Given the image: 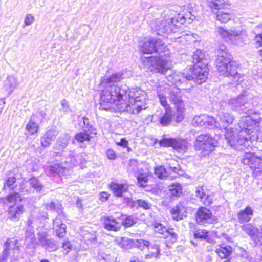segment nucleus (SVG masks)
<instances>
[{
  "label": "nucleus",
  "mask_w": 262,
  "mask_h": 262,
  "mask_svg": "<svg viewBox=\"0 0 262 262\" xmlns=\"http://www.w3.org/2000/svg\"><path fill=\"white\" fill-rule=\"evenodd\" d=\"M57 135V132L54 129H50L47 132V133L41 138V144L42 146L45 147L49 146L52 141L54 140Z\"/></svg>",
  "instance_id": "cd10ccee"
},
{
  "label": "nucleus",
  "mask_w": 262,
  "mask_h": 262,
  "mask_svg": "<svg viewBox=\"0 0 262 262\" xmlns=\"http://www.w3.org/2000/svg\"><path fill=\"white\" fill-rule=\"evenodd\" d=\"M18 85L17 78L13 75H9L4 81V88L8 92V95H10Z\"/></svg>",
  "instance_id": "a878e982"
},
{
  "label": "nucleus",
  "mask_w": 262,
  "mask_h": 262,
  "mask_svg": "<svg viewBox=\"0 0 262 262\" xmlns=\"http://www.w3.org/2000/svg\"><path fill=\"white\" fill-rule=\"evenodd\" d=\"M140 50L144 54L158 53L160 56H169L170 52L167 46L160 39L154 38L147 39L140 45Z\"/></svg>",
  "instance_id": "1a4fd4ad"
},
{
  "label": "nucleus",
  "mask_w": 262,
  "mask_h": 262,
  "mask_svg": "<svg viewBox=\"0 0 262 262\" xmlns=\"http://www.w3.org/2000/svg\"><path fill=\"white\" fill-rule=\"evenodd\" d=\"M120 216L122 217V218L121 219V225H123L125 227H130L133 225L134 220L132 217L128 216L124 217L122 215H120Z\"/></svg>",
  "instance_id": "bf43d9fd"
},
{
  "label": "nucleus",
  "mask_w": 262,
  "mask_h": 262,
  "mask_svg": "<svg viewBox=\"0 0 262 262\" xmlns=\"http://www.w3.org/2000/svg\"><path fill=\"white\" fill-rule=\"evenodd\" d=\"M134 245L138 249L143 250L146 248H148L150 246L149 242L142 238L136 239L134 242Z\"/></svg>",
  "instance_id": "09e8293b"
},
{
  "label": "nucleus",
  "mask_w": 262,
  "mask_h": 262,
  "mask_svg": "<svg viewBox=\"0 0 262 262\" xmlns=\"http://www.w3.org/2000/svg\"><path fill=\"white\" fill-rule=\"evenodd\" d=\"M19 193H22L23 194L25 192L14 191V192L9 194L6 197L0 198V203L3 206L6 205L9 208L11 206H16L18 202L21 201V199L19 195Z\"/></svg>",
  "instance_id": "aec40b11"
},
{
  "label": "nucleus",
  "mask_w": 262,
  "mask_h": 262,
  "mask_svg": "<svg viewBox=\"0 0 262 262\" xmlns=\"http://www.w3.org/2000/svg\"><path fill=\"white\" fill-rule=\"evenodd\" d=\"M17 242L18 241L14 238L8 239L4 244V249L3 252L6 251L8 256L11 250L19 251V247L17 245Z\"/></svg>",
  "instance_id": "4c0bfd02"
},
{
  "label": "nucleus",
  "mask_w": 262,
  "mask_h": 262,
  "mask_svg": "<svg viewBox=\"0 0 262 262\" xmlns=\"http://www.w3.org/2000/svg\"><path fill=\"white\" fill-rule=\"evenodd\" d=\"M241 227L242 230L248 234L254 242L256 237L255 234L256 233L258 234V229L253 225L250 223L244 224Z\"/></svg>",
  "instance_id": "e433bc0d"
},
{
  "label": "nucleus",
  "mask_w": 262,
  "mask_h": 262,
  "mask_svg": "<svg viewBox=\"0 0 262 262\" xmlns=\"http://www.w3.org/2000/svg\"><path fill=\"white\" fill-rule=\"evenodd\" d=\"M174 18L166 19H157L151 24V28L155 31H159L163 33H174L179 31V23L175 21Z\"/></svg>",
  "instance_id": "9d476101"
},
{
  "label": "nucleus",
  "mask_w": 262,
  "mask_h": 262,
  "mask_svg": "<svg viewBox=\"0 0 262 262\" xmlns=\"http://www.w3.org/2000/svg\"><path fill=\"white\" fill-rule=\"evenodd\" d=\"M117 258L114 255L101 253L98 256L99 262H116Z\"/></svg>",
  "instance_id": "3c124183"
},
{
  "label": "nucleus",
  "mask_w": 262,
  "mask_h": 262,
  "mask_svg": "<svg viewBox=\"0 0 262 262\" xmlns=\"http://www.w3.org/2000/svg\"><path fill=\"white\" fill-rule=\"evenodd\" d=\"M138 185L140 187H145L148 182V176L145 173H140L137 177Z\"/></svg>",
  "instance_id": "6e6d98bb"
},
{
  "label": "nucleus",
  "mask_w": 262,
  "mask_h": 262,
  "mask_svg": "<svg viewBox=\"0 0 262 262\" xmlns=\"http://www.w3.org/2000/svg\"><path fill=\"white\" fill-rule=\"evenodd\" d=\"M208 6L213 13L222 9H226L230 6L228 0H207Z\"/></svg>",
  "instance_id": "4be33fe9"
},
{
  "label": "nucleus",
  "mask_w": 262,
  "mask_h": 262,
  "mask_svg": "<svg viewBox=\"0 0 262 262\" xmlns=\"http://www.w3.org/2000/svg\"><path fill=\"white\" fill-rule=\"evenodd\" d=\"M253 215V210L247 206L243 210H241L237 215L238 221L240 223H245L249 222Z\"/></svg>",
  "instance_id": "473e14b6"
},
{
  "label": "nucleus",
  "mask_w": 262,
  "mask_h": 262,
  "mask_svg": "<svg viewBox=\"0 0 262 262\" xmlns=\"http://www.w3.org/2000/svg\"><path fill=\"white\" fill-rule=\"evenodd\" d=\"M123 95L116 102L111 111H126L131 114H138L145 108L146 93L139 88L122 90Z\"/></svg>",
  "instance_id": "7ed1b4c3"
},
{
  "label": "nucleus",
  "mask_w": 262,
  "mask_h": 262,
  "mask_svg": "<svg viewBox=\"0 0 262 262\" xmlns=\"http://www.w3.org/2000/svg\"><path fill=\"white\" fill-rule=\"evenodd\" d=\"M189 37H190V36L187 34H183L180 36L174 38V42L180 43H182L185 45L184 42L186 40V38H188Z\"/></svg>",
  "instance_id": "e2e57ef3"
},
{
  "label": "nucleus",
  "mask_w": 262,
  "mask_h": 262,
  "mask_svg": "<svg viewBox=\"0 0 262 262\" xmlns=\"http://www.w3.org/2000/svg\"><path fill=\"white\" fill-rule=\"evenodd\" d=\"M169 187L170 194L173 196H178L182 193V186L179 183H173Z\"/></svg>",
  "instance_id": "c03bdc74"
},
{
  "label": "nucleus",
  "mask_w": 262,
  "mask_h": 262,
  "mask_svg": "<svg viewBox=\"0 0 262 262\" xmlns=\"http://www.w3.org/2000/svg\"><path fill=\"white\" fill-rule=\"evenodd\" d=\"M60 207V205H59V206L56 208L54 203L52 202H50L49 203L47 204L46 205V208L49 210H55L57 211L59 209Z\"/></svg>",
  "instance_id": "774afa93"
},
{
  "label": "nucleus",
  "mask_w": 262,
  "mask_h": 262,
  "mask_svg": "<svg viewBox=\"0 0 262 262\" xmlns=\"http://www.w3.org/2000/svg\"><path fill=\"white\" fill-rule=\"evenodd\" d=\"M177 117H176V121L180 122L184 118V108H177Z\"/></svg>",
  "instance_id": "0e129e2a"
},
{
  "label": "nucleus",
  "mask_w": 262,
  "mask_h": 262,
  "mask_svg": "<svg viewBox=\"0 0 262 262\" xmlns=\"http://www.w3.org/2000/svg\"><path fill=\"white\" fill-rule=\"evenodd\" d=\"M215 252L221 258H226L231 254V247L229 246H220L218 248H216Z\"/></svg>",
  "instance_id": "ea45409f"
},
{
  "label": "nucleus",
  "mask_w": 262,
  "mask_h": 262,
  "mask_svg": "<svg viewBox=\"0 0 262 262\" xmlns=\"http://www.w3.org/2000/svg\"><path fill=\"white\" fill-rule=\"evenodd\" d=\"M186 213L185 208L182 204L178 205L171 210L172 218L177 221L182 220L184 217H186Z\"/></svg>",
  "instance_id": "c756f323"
},
{
  "label": "nucleus",
  "mask_w": 262,
  "mask_h": 262,
  "mask_svg": "<svg viewBox=\"0 0 262 262\" xmlns=\"http://www.w3.org/2000/svg\"><path fill=\"white\" fill-rule=\"evenodd\" d=\"M4 190L9 189L13 190L14 191H19L24 192V189L25 187H23L22 182L18 183L16 182V178L14 177H11L8 178L6 182L4 183L3 186Z\"/></svg>",
  "instance_id": "5701e85b"
},
{
  "label": "nucleus",
  "mask_w": 262,
  "mask_h": 262,
  "mask_svg": "<svg viewBox=\"0 0 262 262\" xmlns=\"http://www.w3.org/2000/svg\"><path fill=\"white\" fill-rule=\"evenodd\" d=\"M161 90L163 93L165 95L167 93H169V101L174 104L176 108H184L185 107L184 102L182 100L181 93L180 90L178 87L172 88L169 93V88L167 85L164 86L162 89V86L158 89V91Z\"/></svg>",
  "instance_id": "ddd939ff"
},
{
  "label": "nucleus",
  "mask_w": 262,
  "mask_h": 262,
  "mask_svg": "<svg viewBox=\"0 0 262 262\" xmlns=\"http://www.w3.org/2000/svg\"><path fill=\"white\" fill-rule=\"evenodd\" d=\"M192 123L195 126H208L211 128H213V126H217V125H219L215 122V119L213 117L209 116L206 114L195 116L193 119Z\"/></svg>",
  "instance_id": "f3484780"
},
{
  "label": "nucleus",
  "mask_w": 262,
  "mask_h": 262,
  "mask_svg": "<svg viewBox=\"0 0 262 262\" xmlns=\"http://www.w3.org/2000/svg\"><path fill=\"white\" fill-rule=\"evenodd\" d=\"M26 129L30 134L33 135L38 132L39 125L37 122L33 121L31 119L30 121L27 124Z\"/></svg>",
  "instance_id": "a18cd8bd"
},
{
  "label": "nucleus",
  "mask_w": 262,
  "mask_h": 262,
  "mask_svg": "<svg viewBox=\"0 0 262 262\" xmlns=\"http://www.w3.org/2000/svg\"><path fill=\"white\" fill-rule=\"evenodd\" d=\"M22 184L23 187H25V189H24V192L26 193L31 192L32 188L39 191L42 187L41 184L35 178H31L29 181L23 180Z\"/></svg>",
  "instance_id": "393cba45"
},
{
  "label": "nucleus",
  "mask_w": 262,
  "mask_h": 262,
  "mask_svg": "<svg viewBox=\"0 0 262 262\" xmlns=\"http://www.w3.org/2000/svg\"><path fill=\"white\" fill-rule=\"evenodd\" d=\"M176 139L171 138H166L164 137L159 142V144L161 146L167 147H173V144L175 143Z\"/></svg>",
  "instance_id": "5fc2aeb1"
},
{
  "label": "nucleus",
  "mask_w": 262,
  "mask_h": 262,
  "mask_svg": "<svg viewBox=\"0 0 262 262\" xmlns=\"http://www.w3.org/2000/svg\"><path fill=\"white\" fill-rule=\"evenodd\" d=\"M195 195L205 205H209L212 203V196L206 194L203 186H199L196 188Z\"/></svg>",
  "instance_id": "bb28decb"
},
{
  "label": "nucleus",
  "mask_w": 262,
  "mask_h": 262,
  "mask_svg": "<svg viewBox=\"0 0 262 262\" xmlns=\"http://www.w3.org/2000/svg\"><path fill=\"white\" fill-rule=\"evenodd\" d=\"M154 173L157 178L163 179L167 176V172L164 167L158 166L154 168Z\"/></svg>",
  "instance_id": "de8ad7c7"
},
{
  "label": "nucleus",
  "mask_w": 262,
  "mask_h": 262,
  "mask_svg": "<svg viewBox=\"0 0 262 262\" xmlns=\"http://www.w3.org/2000/svg\"><path fill=\"white\" fill-rule=\"evenodd\" d=\"M254 242L256 245H262V227L258 230V234L256 235Z\"/></svg>",
  "instance_id": "338daca9"
},
{
  "label": "nucleus",
  "mask_w": 262,
  "mask_h": 262,
  "mask_svg": "<svg viewBox=\"0 0 262 262\" xmlns=\"http://www.w3.org/2000/svg\"><path fill=\"white\" fill-rule=\"evenodd\" d=\"M216 19L221 23H227L231 19L232 15L230 7L216 11Z\"/></svg>",
  "instance_id": "2f4dec72"
},
{
  "label": "nucleus",
  "mask_w": 262,
  "mask_h": 262,
  "mask_svg": "<svg viewBox=\"0 0 262 262\" xmlns=\"http://www.w3.org/2000/svg\"><path fill=\"white\" fill-rule=\"evenodd\" d=\"M164 237L166 239L167 243L173 244L177 241L178 235L174 232L173 229H169V231L166 232V235Z\"/></svg>",
  "instance_id": "8fccbe9b"
},
{
  "label": "nucleus",
  "mask_w": 262,
  "mask_h": 262,
  "mask_svg": "<svg viewBox=\"0 0 262 262\" xmlns=\"http://www.w3.org/2000/svg\"><path fill=\"white\" fill-rule=\"evenodd\" d=\"M103 222L104 228L109 231H117L121 226L120 216L116 217L113 216H103L101 219Z\"/></svg>",
  "instance_id": "dca6fc26"
},
{
  "label": "nucleus",
  "mask_w": 262,
  "mask_h": 262,
  "mask_svg": "<svg viewBox=\"0 0 262 262\" xmlns=\"http://www.w3.org/2000/svg\"><path fill=\"white\" fill-rule=\"evenodd\" d=\"M195 16L190 12H187L184 15L179 13L176 16L175 21L179 23L181 26L184 23L190 24L195 19Z\"/></svg>",
  "instance_id": "f704fd0d"
},
{
  "label": "nucleus",
  "mask_w": 262,
  "mask_h": 262,
  "mask_svg": "<svg viewBox=\"0 0 262 262\" xmlns=\"http://www.w3.org/2000/svg\"><path fill=\"white\" fill-rule=\"evenodd\" d=\"M196 221L200 224L212 223L213 219L211 211L204 207H200L196 213Z\"/></svg>",
  "instance_id": "6ab92c4d"
},
{
  "label": "nucleus",
  "mask_w": 262,
  "mask_h": 262,
  "mask_svg": "<svg viewBox=\"0 0 262 262\" xmlns=\"http://www.w3.org/2000/svg\"><path fill=\"white\" fill-rule=\"evenodd\" d=\"M154 229L155 232L163 235V237L166 235V232L169 231V229H167V228L162 224L158 223L154 224Z\"/></svg>",
  "instance_id": "864d4df0"
},
{
  "label": "nucleus",
  "mask_w": 262,
  "mask_h": 262,
  "mask_svg": "<svg viewBox=\"0 0 262 262\" xmlns=\"http://www.w3.org/2000/svg\"><path fill=\"white\" fill-rule=\"evenodd\" d=\"M196 140L195 146L202 150L204 156L212 152L217 145V140L208 134L198 136Z\"/></svg>",
  "instance_id": "9b49d317"
},
{
  "label": "nucleus",
  "mask_w": 262,
  "mask_h": 262,
  "mask_svg": "<svg viewBox=\"0 0 262 262\" xmlns=\"http://www.w3.org/2000/svg\"><path fill=\"white\" fill-rule=\"evenodd\" d=\"M148 249L149 250V253L145 255V258L146 259H149L152 257H158L160 250L159 247L157 244H155L152 245L151 246H149Z\"/></svg>",
  "instance_id": "79ce46f5"
},
{
  "label": "nucleus",
  "mask_w": 262,
  "mask_h": 262,
  "mask_svg": "<svg viewBox=\"0 0 262 262\" xmlns=\"http://www.w3.org/2000/svg\"><path fill=\"white\" fill-rule=\"evenodd\" d=\"M169 168L174 173L179 175L181 174L182 170L177 161L174 159H170L167 163Z\"/></svg>",
  "instance_id": "49530a36"
},
{
  "label": "nucleus",
  "mask_w": 262,
  "mask_h": 262,
  "mask_svg": "<svg viewBox=\"0 0 262 262\" xmlns=\"http://www.w3.org/2000/svg\"><path fill=\"white\" fill-rule=\"evenodd\" d=\"M238 125L240 128L238 134H235L231 128L228 129L225 135L226 140L235 148H239L238 145L247 148L257 138L259 121L249 116H243L241 118Z\"/></svg>",
  "instance_id": "f257e3e1"
},
{
  "label": "nucleus",
  "mask_w": 262,
  "mask_h": 262,
  "mask_svg": "<svg viewBox=\"0 0 262 262\" xmlns=\"http://www.w3.org/2000/svg\"><path fill=\"white\" fill-rule=\"evenodd\" d=\"M115 242L123 249L128 250L132 248L134 241L126 237H118L116 238Z\"/></svg>",
  "instance_id": "c9c22d12"
},
{
  "label": "nucleus",
  "mask_w": 262,
  "mask_h": 262,
  "mask_svg": "<svg viewBox=\"0 0 262 262\" xmlns=\"http://www.w3.org/2000/svg\"><path fill=\"white\" fill-rule=\"evenodd\" d=\"M244 165H249L255 176L262 173V159L253 153L246 152L242 159Z\"/></svg>",
  "instance_id": "f8f14e48"
},
{
  "label": "nucleus",
  "mask_w": 262,
  "mask_h": 262,
  "mask_svg": "<svg viewBox=\"0 0 262 262\" xmlns=\"http://www.w3.org/2000/svg\"><path fill=\"white\" fill-rule=\"evenodd\" d=\"M110 188L114 194L118 197L122 196V194L126 192L128 189L127 186L124 184L112 182L110 185Z\"/></svg>",
  "instance_id": "7c9ffc66"
},
{
  "label": "nucleus",
  "mask_w": 262,
  "mask_h": 262,
  "mask_svg": "<svg viewBox=\"0 0 262 262\" xmlns=\"http://www.w3.org/2000/svg\"><path fill=\"white\" fill-rule=\"evenodd\" d=\"M208 232L205 229H198L196 230L194 234V236L195 238L199 239H206L208 235Z\"/></svg>",
  "instance_id": "13d9d810"
},
{
  "label": "nucleus",
  "mask_w": 262,
  "mask_h": 262,
  "mask_svg": "<svg viewBox=\"0 0 262 262\" xmlns=\"http://www.w3.org/2000/svg\"><path fill=\"white\" fill-rule=\"evenodd\" d=\"M33 223V221L31 219H29L27 223V225L28 227H27V233H26V238L25 239V242L26 243L30 242L31 244H33L35 242V235L34 234L33 228L32 227V224Z\"/></svg>",
  "instance_id": "58836bf2"
},
{
  "label": "nucleus",
  "mask_w": 262,
  "mask_h": 262,
  "mask_svg": "<svg viewBox=\"0 0 262 262\" xmlns=\"http://www.w3.org/2000/svg\"><path fill=\"white\" fill-rule=\"evenodd\" d=\"M63 252L64 255H67L72 249V245L71 243L66 241L62 244Z\"/></svg>",
  "instance_id": "680f3d73"
},
{
  "label": "nucleus",
  "mask_w": 262,
  "mask_h": 262,
  "mask_svg": "<svg viewBox=\"0 0 262 262\" xmlns=\"http://www.w3.org/2000/svg\"><path fill=\"white\" fill-rule=\"evenodd\" d=\"M158 98L161 105H162L166 110L165 113L160 118V122L162 126H166L169 124L172 119L171 115L168 111L170 106L166 101V96H165V95L162 93L161 90L158 91Z\"/></svg>",
  "instance_id": "2eb2a0df"
},
{
  "label": "nucleus",
  "mask_w": 262,
  "mask_h": 262,
  "mask_svg": "<svg viewBox=\"0 0 262 262\" xmlns=\"http://www.w3.org/2000/svg\"><path fill=\"white\" fill-rule=\"evenodd\" d=\"M187 146L188 143L186 141L176 139L173 148L179 152H183L186 150Z\"/></svg>",
  "instance_id": "a19ab883"
},
{
  "label": "nucleus",
  "mask_w": 262,
  "mask_h": 262,
  "mask_svg": "<svg viewBox=\"0 0 262 262\" xmlns=\"http://www.w3.org/2000/svg\"><path fill=\"white\" fill-rule=\"evenodd\" d=\"M159 56V57L142 56L141 60L144 67L150 71L162 74H166L170 68V63L168 60L165 58L168 56Z\"/></svg>",
  "instance_id": "0eeeda50"
},
{
  "label": "nucleus",
  "mask_w": 262,
  "mask_h": 262,
  "mask_svg": "<svg viewBox=\"0 0 262 262\" xmlns=\"http://www.w3.org/2000/svg\"><path fill=\"white\" fill-rule=\"evenodd\" d=\"M46 114L43 110L37 111L34 114L31 119L35 122L38 123L41 122L46 117Z\"/></svg>",
  "instance_id": "603ef678"
},
{
  "label": "nucleus",
  "mask_w": 262,
  "mask_h": 262,
  "mask_svg": "<svg viewBox=\"0 0 262 262\" xmlns=\"http://www.w3.org/2000/svg\"><path fill=\"white\" fill-rule=\"evenodd\" d=\"M254 41L256 48L262 46V34L256 35L254 38Z\"/></svg>",
  "instance_id": "69168bd1"
},
{
  "label": "nucleus",
  "mask_w": 262,
  "mask_h": 262,
  "mask_svg": "<svg viewBox=\"0 0 262 262\" xmlns=\"http://www.w3.org/2000/svg\"><path fill=\"white\" fill-rule=\"evenodd\" d=\"M124 79L123 74L120 73L113 74L110 77H104L101 84L105 86L101 96L100 107L104 110L111 111L116 102L119 101L123 94L122 90L118 86L117 83Z\"/></svg>",
  "instance_id": "20e7f679"
},
{
  "label": "nucleus",
  "mask_w": 262,
  "mask_h": 262,
  "mask_svg": "<svg viewBox=\"0 0 262 262\" xmlns=\"http://www.w3.org/2000/svg\"><path fill=\"white\" fill-rule=\"evenodd\" d=\"M171 74L166 77L168 81H171L175 84L177 83H183L186 82L187 80L189 81L193 80L198 84H201L205 82L207 77V69L201 68L199 66H195L194 67L191 71V75L184 76V75L181 72H174L173 73L170 70Z\"/></svg>",
  "instance_id": "423d86ee"
},
{
  "label": "nucleus",
  "mask_w": 262,
  "mask_h": 262,
  "mask_svg": "<svg viewBox=\"0 0 262 262\" xmlns=\"http://www.w3.org/2000/svg\"><path fill=\"white\" fill-rule=\"evenodd\" d=\"M38 242L36 244L40 245L45 249L50 251H55L57 250L58 246L53 239L47 238L46 232H39L37 234Z\"/></svg>",
  "instance_id": "4468645a"
},
{
  "label": "nucleus",
  "mask_w": 262,
  "mask_h": 262,
  "mask_svg": "<svg viewBox=\"0 0 262 262\" xmlns=\"http://www.w3.org/2000/svg\"><path fill=\"white\" fill-rule=\"evenodd\" d=\"M247 102V99L244 95L231 98L228 100V104L232 110H235L244 105Z\"/></svg>",
  "instance_id": "c85d7f7f"
},
{
  "label": "nucleus",
  "mask_w": 262,
  "mask_h": 262,
  "mask_svg": "<svg viewBox=\"0 0 262 262\" xmlns=\"http://www.w3.org/2000/svg\"><path fill=\"white\" fill-rule=\"evenodd\" d=\"M217 117L220 121H217L215 120V122L219 125V126H213V128H217L220 129H227V127L231 124L234 120L233 116L229 113H225L223 111L219 112Z\"/></svg>",
  "instance_id": "a211bd4d"
},
{
  "label": "nucleus",
  "mask_w": 262,
  "mask_h": 262,
  "mask_svg": "<svg viewBox=\"0 0 262 262\" xmlns=\"http://www.w3.org/2000/svg\"><path fill=\"white\" fill-rule=\"evenodd\" d=\"M68 142L69 136L66 135L64 138H59L55 144L53 148L54 155L59 156L60 163L49 167L51 173L63 174L64 170L85 163V160L82 155L77 154L75 150H64Z\"/></svg>",
  "instance_id": "f03ea898"
},
{
  "label": "nucleus",
  "mask_w": 262,
  "mask_h": 262,
  "mask_svg": "<svg viewBox=\"0 0 262 262\" xmlns=\"http://www.w3.org/2000/svg\"><path fill=\"white\" fill-rule=\"evenodd\" d=\"M193 61L194 63H195V65L193 66V68L194 66L198 65L200 66L201 68L205 67L208 70V68L206 67L207 63L203 62L204 60V56L202 53L201 50H197L193 54L192 56ZM208 73V72L207 71Z\"/></svg>",
  "instance_id": "72a5a7b5"
},
{
  "label": "nucleus",
  "mask_w": 262,
  "mask_h": 262,
  "mask_svg": "<svg viewBox=\"0 0 262 262\" xmlns=\"http://www.w3.org/2000/svg\"><path fill=\"white\" fill-rule=\"evenodd\" d=\"M63 215L59 214L53 220V229L55 230L56 235L59 237H63L66 233V225L63 223L62 219Z\"/></svg>",
  "instance_id": "412c9836"
},
{
  "label": "nucleus",
  "mask_w": 262,
  "mask_h": 262,
  "mask_svg": "<svg viewBox=\"0 0 262 262\" xmlns=\"http://www.w3.org/2000/svg\"><path fill=\"white\" fill-rule=\"evenodd\" d=\"M217 32L226 41L234 45H242L248 37L246 30L242 28H232L228 31L218 27Z\"/></svg>",
  "instance_id": "6e6552de"
},
{
  "label": "nucleus",
  "mask_w": 262,
  "mask_h": 262,
  "mask_svg": "<svg viewBox=\"0 0 262 262\" xmlns=\"http://www.w3.org/2000/svg\"><path fill=\"white\" fill-rule=\"evenodd\" d=\"M136 205L147 210L150 209L151 207V204L150 203L141 199H138L134 202V206Z\"/></svg>",
  "instance_id": "4d7b16f0"
},
{
  "label": "nucleus",
  "mask_w": 262,
  "mask_h": 262,
  "mask_svg": "<svg viewBox=\"0 0 262 262\" xmlns=\"http://www.w3.org/2000/svg\"><path fill=\"white\" fill-rule=\"evenodd\" d=\"M90 130L89 129L88 131L81 132L77 133L75 136V139L78 142H84L85 141H89L92 137L90 135L91 133H89Z\"/></svg>",
  "instance_id": "37998d69"
},
{
  "label": "nucleus",
  "mask_w": 262,
  "mask_h": 262,
  "mask_svg": "<svg viewBox=\"0 0 262 262\" xmlns=\"http://www.w3.org/2000/svg\"><path fill=\"white\" fill-rule=\"evenodd\" d=\"M222 50L221 55L217 56L215 64L221 75L226 77H232L233 82L238 81L240 76L237 73L235 62L232 60V56L226 51Z\"/></svg>",
  "instance_id": "39448f33"
},
{
  "label": "nucleus",
  "mask_w": 262,
  "mask_h": 262,
  "mask_svg": "<svg viewBox=\"0 0 262 262\" xmlns=\"http://www.w3.org/2000/svg\"><path fill=\"white\" fill-rule=\"evenodd\" d=\"M25 211L23 205L11 206L8 209V217L12 221H17Z\"/></svg>",
  "instance_id": "b1692460"
},
{
  "label": "nucleus",
  "mask_w": 262,
  "mask_h": 262,
  "mask_svg": "<svg viewBox=\"0 0 262 262\" xmlns=\"http://www.w3.org/2000/svg\"><path fill=\"white\" fill-rule=\"evenodd\" d=\"M35 20L34 16L31 14H27L24 20L25 26L31 25Z\"/></svg>",
  "instance_id": "052dcab7"
}]
</instances>
